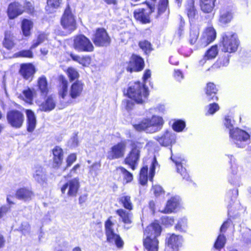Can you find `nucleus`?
Returning a JSON list of instances; mask_svg holds the SVG:
<instances>
[{"label": "nucleus", "instance_id": "09e8293b", "mask_svg": "<svg viewBox=\"0 0 251 251\" xmlns=\"http://www.w3.org/2000/svg\"><path fill=\"white\" fill-rule=\"evenodd\" d=\"M187 227V221L185 219H180L175 226V229L180 232H185Z\"/></svg>", "mask_w": 251, "mask_h": 251}, {"label": "nucleus", "instance_id": "f03ea898", "mask_svg": "<svg viewBox=\"0 0 251 251\" xmlns=\"http://www.w3.org/2000/svg\"><path fill=\"white\" fill-rule=\"evenodd\" d=\"M164 124L161 117L153 115L151 118H143L138 123L133 125L134 129L138 132L152 133L160 129Z\"/></svg>", "mask_w": 251, "mask_h": 251}, {"label": "nucleus", "instance_id": "864d4df0", "mask_svg": "<svg viewBox=\"0 0 251 251\" xmlns=\"http://www.w3.org/2000/svg\"><path fill=\"white\" fill-rule=\"evenodd\" d=\"M70 96L72 98H76L78 94V84L77 80L74 83L71 88Z\"/></svg>", "mask_w": 251, "mask_h": 251}, {"label": "nucleus", "instance_id": "4be33fe9", "mask_svg": "<svg viewBox=\"0 0 251 251\" xmlns=\"http://www.w3.org/2000/svg\"><path fill=\"white\" fill-rule=\"evenodd\" d=\"M229 136L235 141L236 144L239 142H246L250 138V135L248 132L238 128L230 129Z\"/></svg>", "mask_w": 251, "mask_h": 251}, {"label": "nucleus", "instance_id": "3c124183", "mask_svg": "<svg viewBox=\"0 0 251 251\" xmlns=\"http://www.w3.org/2000/svg\"><path fill=\"white\" fill-rule=\"evenodd\" d=\"M161 224L166 226H172L175 223V219L174 217L164 216L160 218Z\"/></svg>", "mask_w": 251, "mask_h": 251}, {"label": "nucleus", "instance_id": "5701e85b", "mask_svg": "<svg viewBox=\"0 0 251 251\" xmlns=\"http://www.w3.org/2000/svg\"><path fill=\"white\" fill-rule=\"evenodd\" d=\"M219 53L218 46L217 45H214L208 48L204 52L203 58L199 61V65L203 66L207 60L214 59Z\"/></svg>", "mask_w": 251, "mask_h": 251}, {"label": "nucleus", "instance_id": "0e129e2a", "mask_svg": "<svg viewBox=\"0 0 251 251\" xmlns=\"http://www.w3.org/2000/svg\"><path fill=\"white\" fill-rule=\"evenodd\" d=\"M25 10L29 14H32L34 12V7L33 4L30 2H26L24 6Z\"/></svg>", "mask_w": 251, "mask_h": 251}, {"label": "nucleus", "instance_id": "f8f14e48", "mask_svg": "<svg viewBox=\"0 0 251 251\" xmlns=\"http://www.w3.org/2000/svg\"><path fill=\"white\" fill-rule=\"evenodd\" d=\"M7 123L15 128H20L23 125L25 117L20 111L13 109L8 111L6 114Z\"/></svg>", "mask_w": 251, "mask_h": 251}, {"label": "nucleus", "instance_id": "b1692460", "mask_svg": "<svg viewBox=\"0 0 251 251\" xmlns=\"http://www.w3.org/2000/svg\"><path fill=\"white\" fill-rule=\"evenodd\" d=\"M233 17V12L231 8L228 7H223L220 10L219 22L226 25L230 23Z\"/></svg>", "mask_w": 251, "mask_h": 251}, {"label": "nucleus", "instance_id": "9b49d317", "mask_svg": "<svg viewBox=\"0 0 251 251\" xmlns=\"http://www.w3.org/2000/svg\"><path fill=\"white\" fill-rule=\"evenodd\" d=\"M60 23L63 28L69 32H71L76 29V21L69 5L64 11Z\"/></svg>", "mask_w": 251, "mask_h": 251}, {"label": "nucleus", "instance_id": "de8ad7c7", "mask_svg": "<svg viewBox=\"0 0 251 251\" xmlns=\"http://www.w3.org/2000/svg\"><path fill=\"white\" fill-rule=\"evenodd\" d=\"M62 0H47L46 9L50 12L58 8L61 3Z\"/></svg>", "mask_w": 251, "mask_h": 251}, {"label": "nucleus", "instance_id": "393cba45", "mask_svg": "<svg viewBox=\"0 0 251 251\" xmlns=\"http://www.w3.org/2000/svg\"><path fill=\"white\" fill-rule=\"evenodd\" d=\"M217 0H200L199 6L201 10L204 14L214 12Z\"/></svg>", "mask_w": 251, "mask_h": 251}, {"label": "nucleus", "instance_id": "37998d69", "mask_svg": "<svg viewBox=\"0 0 251 251\" xmlns=\"http://www.w3.org/2000/svg\"><path fill=\"white\" fill-rule=\"evenodd\" d=\"M138 46L146 54H150L153 50L151 44L147 40L139 41Z\"/></svg>", "mask_w": 251, "mask_h": 251}, {"label": "nucleus", "instance_id": "7c9ffc66", "mask_svg": "<svg viewBox=\"0 0 251 251\" xmlns=\"http://www.w3.org/2000/svg\"><path fill=\"white\" fill-rule=\"evenodd\" d=\"M94 47L90 40L83 35L79 34V50L86 52H92Z\"/></svg>", "mask_w": 251, "mask_h": 251}, {"label": "nucleus", "instance_id": "f704fd0d", "mask_svg": "<svg viewBox=\"0 0 251 251\" xmlns=\"http://www.w3.org/2000/svg\"><path fill=\"white\" fill-rule=\"evenodd\" d=\"M56 105L54 98L52 96H48L45 101L42 102L39 106L41 111L49 112L53 110Z\"/></svg>", "mask_w": 251, "mask_h": 251}, {"label": "nucleus", "instance_id": "052dcab7", "mask_svg": "<svg viewBox=\"0 0 251 251\" xmlns=\"http://www.w3.org/2000/svg\"><path fill=\"white\" fill-rule=\"evenodd\" d=\"M232 224V222L230 218H227L221 225L220 231L221 233H225L229 226Z\"/></svg>", "mask_w": 251, "mask_h": 251}, {"label": "nucleus", "instance_id": "4468645a", "mask_svg": "<svg viewBox=\"0 0 251 251\" xmlns=\"http://www.w3.org/2000/svg\"><path fill=\"white\" fill-rule=\"evenodd\" d=\"M183 237L175 233H169L165 239V245L168 248L167 251H179L182 246Z\"/></svg>", "mask_w": 251, "mask_h": 251}, {"label": "nucleus", "instance_id": "7ed1b4c3", "mask_svg": "<svg viewBox=\"0 0 251 251\" xmlns=\"http://www.w3.org/2000/svg\"><path fill=\"white\" fill-rule=\"evenodd\" d=\"M143 143L137 141H132L130 144V150L125 158L123 163L132 170H135L139 162Z\"/></svg>", "mask_w": 251, "mask_h": 251}, {"label": "nucleus", "instance_id": "338daca9", "mask_svg": "<svg viewBox=\"0 0 251 251\" xmlns=\"http://www.w3.org/2000/svg\"><path fill=\"white\" fill-rule=\"evenodd\" d=\"M10 209V207L6 205H3L0 207V218L3 217Z\"/></svg>", "mask_w": 251, "mask_h": 251}, {"label": "nucleus", "instance_id": "79ce46f5", "mask_svg": "<svg viewBox=\"0 0 251 251\" xmlns=\"http://www.w3.org/2000/svg\"><path fill=\"white\" fill-rule=\"evenodd\" d=\"M33 27V23L28 20L24 19L22 23V29L23 34L25 36L30 35V30Z\"/></svg>", "mask_w": 251, "mask_h": 251}, {"label": "nucleus", "instance_id": "6e6552de", "mask_svg": "<svg viewBox=\"0 0 251 251\" xmlns=\"http://www.w3.org/2000/svg\"><path fill=\"white\" fill-rule=\"evenodd\" d=\"M145 67L144 59L140 55L132 53L127 62L126 70L130 74L142 71Z\"/></svg>", "mask_w": 251, "mask_h": 251}, {"label": "nucleus", "instance_id": "c85d7f7f", "mask_svg": "<svg viewBox=\"0 0 251 251\" xmlns=\"http://www.w3.org/2000/svg\"><path fill=\"white\" fill-rule=\"evenodd\" d=\"M33 196V192L30 189L25 187L18 189L15 194L16 198L25 201L31 200Z\"/></svg>", "mask_w": 251, "mask_h": 251}, {"label": "nucleus", "instance_id": "69168bd1", "mask_svg": "<svg viewBox=\"0 0 251 251\" xmlns=\"http://www.w3.org/2000/svg\"><path fill=\"white\" fill-rule=\"evenodd\" d=\"M151 76V71L150 69H146L144 72L142 76V80L145 83L147 80Z\"/></svg>", "mask_w": 251, "mask_h": 251}, {"label": "nucleus", "instance_id": "13d9d810", "mask_svg": "<svg viewBox=\"0 0 251 251\" xmlns=\"http://www.w3.org/2000/svg\"><path fill=\"white\" fill-rule=\"evenodd\" d=\"M92 58L88 55L82 56L79 60V64L84 67H88L91 63Z\"/></svg>", "mask_w": 251, "mask_h": 251}, {"label": "nucleus", "instance_id": "49530a36", "mask_svg": "<svg viewBox=\"0 0 251 251\" xmlns=\"http://www.w3.org/2000/svg\"><path fill=\"white\" fill-rule=\"evenodd\" d=\"M186 126L185 121L182 120L178 119L176 120L172 125L173 130L177 132H180L183 131Z\"/></svg>", "mask_w": 251, "mask_h": 251}, {"label": "nucleus", "instance_id": "c756f323", "mask_svg": "<svg viewBox=\"0 0 251 251\" xmlns=\"http://www.w3.org/2000/svg\"><path fill=\"white\" fill-rule=\"evenodd\" d=\"M35 72V68L31 64H22L20 70V74L27 80H31Z\"/></svg>", "mask_w": 251, "mask_h": 251}, {"label": "nucleus", "instance_id": "f3484780", "mask_svg": "<svg viewBox=\"0 0 251 251\" xmlns=\"http://www.w3.org/2000/svg\"><path fill=\"white\" fill-rule=\"evenodd\" d=\"M230 55L227 53L221 54L217 60L206 70V72H210V74L216 73L218 70L228 66L229 63Z\"/></svg>", "mask_w": 251, "mask_h": 251}, {"label": "nucleus", "instance_id": "9d476101", "mask_svg": "<svg viewBox=\"0 0 251 251\" xmlns=\"http://www.w3.org/2000/svg\"><path fill=\"white\" fill-rule=\"evenodd\" d=\"M126 147L125 141H121L113 145L107 151V159L113 160L124 158L126 153Z\"/></svg>", "mask_w": 251, "mask_h": 251}, {"label": "nucleus", "instance_id": "a878e982", "mask_svg": "<svg viewBox=\"0 0 251 251\" xmlns=\"http://www.w3.org/2000/svg\"><path fill=\"white\" fill-rule=\"evenodd\" d=\"M159 241L155 238L144 237L143 245L146 251H158Z\"/></svg>", "mask_w": 251, "mask_h": 251}, {"label": "nucleus", "instance_id": "2f4dec72", "mask_svg": "<svg viewBox=\"0 0 251 251\" xmlns=\"http://www.w3.org/2000/svg\"><path fill=\"white\" fill-rule=\"evenodd\" d=\"M185 11L189 19L193 20L198 15V11L195 5V0H187Z\"/></svg>", "mask_w": 251, "mask_h": 251}, {"label": "nucleus", "instance_id": "6ab92c4d", "mask_svg": "<svg viewBox=\"0 0 251 251\" xmlns=\"http://www.w3.org/2000/svg\"><path fill=\"white\" fill-rule=\"evenodd\" d=\"M170 158L175 164L176 172L181 175L182 179L187 181L190 180L189 174L186 168L183 166V164L185 162L184 159L181 157L176 156L173 155H172Z\"/></svg>", "mask_w": 251, "mask_h": 251}, {"label": "nucleus", "instance_id": "e433bc0d", "mask_svg": "<svg viewBox=\"0 0 251 251\" xmlns=\"http://www.w3.org/2000/svg\"><path fill=\"white\" fill-rule=\"evenodd\" d=\"M52 153L53 154V165L54 167H58L61 164L63 160V150L59 147L56 146L52 150Z\"/></svg>", "mask_w": 251, "mask_h": 251}, {"label": "nucleus", "instance_id": "0eeeda50", "mask_svg": "<svg viewBox=\"0 0 251 251\" xmlns=\"http://www.w3.org/2000/svg\"><path fill=\"white\" fill-rule=\"evenodd\" d=\"M149 9V10L145 8H138L135 9L133 12V16L136 21H138L143 24H146L151 22V15L154 12L155 4H151L150 2L146 1L144 2Z\"/></svg>", "mask_w": 251, "mask_h": 251}, {"label": "nucleus", "instance_id": "680f3d73", "mask_svg": "<svg viewBox=\"0 0 251 251\" xmlns=\"http://www.w3.org/2000/svg\"><path fill=\"white\" fill-rule=\"evenodd\" d=\"M23 94L25 97V100L26 102H30L32 100L33 94L30 89L25 90L23 92Z\"/></svg>", "mask_w": 251, "mask_h": 251}, {"label": "nucleus", "instance_id": "ddd939ff", "mask_svg": "<svg viewBox=\"0 0 251 251\" xmlns=\"http://www.w3.org/2000/svg\"><path fill=\"white\" fill-rule=\"evenodd\" d=\"M114 179L122 182L124 184L131 182L133 180V174L123 166L117 167L113 172Z\"/></svg>", "mask_w": 251, "mask_h": 251}, {"label": "nucleus", "instance_id": "4c0bfd02", "mask_svg": "<svg viewBox=\"0 0 251 251\" xmlns=\"http://www.w3.org/2000/svg\"><path fill=\"white\" fill-rule=\"evenodd\" d=\"M116 213L121 218L122 221L124 224L129 225L132 223V214L130 211L120 208L116 210Z\"/></svg>", "mask_w": 251, "mask_h": 251}, {"label": "nucleus", "instance_id": "a18cd8bd", "mask_svg": "<svg viewBox=\"0 0 251 251\" xmlns=\"http://www.w3.org/2000/svg\"><path fill=\"white\" fill-rule=\"evenodd\" d=\"M13 36L10 31L5 32V37L3 42L4 46L7 49H11L14 46Z\"/></svg>", "mask_w": 251, "mask_h": 251}, {"label": "nucleus", "instance_id": "72a5a7b5", "mask_svg": "<svg viewBox=\"0 0 251 251\" xmlns=\"http://www.w3.org/2000/svg\"><path fill=\"white\" fill-rule=\"evenodd\" d=\"M27 117V128L29 132H32L35 129L37 124L36 117L34 113L31 110H25Z\"/></svg>", "mask_w": 251, "mask_h": 251}, {"label": "nucleus", "instance_id": "e2e57ef3", "mask_svg": "<svg viewBox=\"0 0 251 251\" xmlns=\"http://www.w3.org/2000/svg\"><path fill=\"white\" fill-rule=\"evenodd\" d=\"M17 56L32 58L33 57L32 52L30 50H22L17 53Z\"/></svg>", "mask_w": 251, "mask_h": 251}, {"label": "nucleus", "instance_id": "bf43d9fd", "mask_svg": "<svg viewBox=\"0 0 251 251\" xmlns=\"http://www.w3.org/2000/svg\"><path fill=\"white\" fill-rule=\"evenodd\" d=\"M20 228L23 234L25 235L30 232V226L28 222H23L22 223Z\"/></svg>", "mask_w": 251, "mask_h": 251}, {"label": "nucleus", "instance_id": "ea45409f", "mask_svg": "<svg viewBox=\"0 0 251 251\" xmlns=\"http://www.w3.org/2000/svg\"><path fill=\"white\" fill-rule=\"evenodd\" d=\"M38 89L42 95H46L48 92L47 80L45 76L42 75L38 79Z\"/></svg>", "mask_w": 251, "mask_h": 251}, {"label": "nucleus", "instance_id": "1a4fd4ad", "mask_svg": "<svg viewBox=\"0 0 251 251\" xmlns=\"http://www.w3.org/2000/svg\"><path fill=\"white\" fill-rule=\"evenodd\" d=\"M157 165V161L155 158H154L152 160L150 167L149 176H148V167L147 165L144 166L140 169L138 181L141 185H146L148 183V178L151 181H153V179L155 175V168Z\"/></svg>", "mask_w": 251, "mask_h": 251}, {"label": "nucleus", "instance_id": "a211bd4d", "mask_svg": "<svg viewBox=\"0 0 251 251\" xmlns=\"http://www.w3.org/2000/svg\"><path fill=\"white\" fill-rule=\"evenodd\" d=\"M32 176L34 180L42 186L47 184L48 176L46 171L40 165H36L33 169Z\"/></svg>", "mask_w": 251, "mask_h": 251}, {"label": "nucleus", "instance_id": "2eb2a0df", "mask_svg": "<svg viewBox=\"0 0 251 251\" xmlns=\"http://www.w3.org/2000/svg\"><path fill=\"white\" fill-rule=\"evenodd\" d=\"M162 228L158 220H154L143 230L144 237L158 239L162 233Z\"/></svg>", "mask_w": 251, "mask_h": 251}, {"label": "nucleus", "instance_id": "20e7f679", "mask_svg": "<svg viewBox=\"0 0 251 251\" xmlns=\"http://www.w3.org/2000/svg\"><path fill=\"white\" fill-rule=\"evenodd\" d=\"M112 219V216H110L104 222L106 240L108 243H114L117 248L121 249L123 248L124 242L120 235L114 230V224Z\"/></svg>", "mask_w": 251, "mask_h": 251}, {"label": "nucleus", "instance_id": "cd10ccee", "mask_svg": "<svg viewBox=\"0 0 251 251\" xmlns=\"http://www.w3.org/2000/svg\"><path fill=\"white\" fill-rule=\"evenodd\" d=\"M24 11L23 7L18 2L10 3L8 8L7 13L10 19H13L22 14Z\"/></svg>", "mask_w": 251, "mask_h": 251}, {"label": "nucleus", "instance_id": "c9c22d12", "mask_svg": "<svg viewBox=\"0 0 251 251\" xmlns=\"http://www.w3.org/2000/svg\"><path fill=\"white\" fill-rule=\"evenodd\" d=\"M167 13V16L170 13L169 0H159L157 6V17Z\"/></svg>", "mask_w": 251, "mask_h": 251}, {"label": "nucleus", "instance_id": "5fc2aeb1", "mask_svg": "<svg viewBox=\"0 0 251 251\" xmlns=\"http://www.w3.org/2000/svg\"><path fill=\"white\" fill-rule=\"evenodd\" d=\"M67 74L71 81L77 79L78 73L76 70L73 68H69L67 70Z\"/></svg>", "mask_w": 251, "mask_h": 251}, {"label": "nucleus", "instance_id": "bb28decb", "mask_svg": "<svg viewBox=\"0 0 251 251\" xmlns=\"http://www.w3.org/2000/svg\"><path fill=\"white\" fill-rule=\"evenodd\" d=\"M78 181L75 179L65 184L61 188V192L65 193L67 189H68L67 194L70 196H75L78 190Z\"/></svg>", "mask_w": 251, "mask_h": 251}, {"label": "nucleus", "instance_id": "4d7b16f0", "mask_svg": "<svg viewBox=\"0 0 251 251\" xmlns=\"http://www.w3.org/2000/svg\"><path fill=\"white\" fill-rule=\"evenodd\" d=\"M199 34V31L197 30L190 31L189 42L191 45H194L196 43L198 40Z\"/></svg>", "mask_w": 251, "mask_h": 251}, {"label": "nucleus", "instance_id": "c03bdc74", "mask_svg": "<svg viewBox=\"0 0 251 251\" xmlns=\"http://www.w3.org/2000/svg\"><path fill=\"white\" fill-rule=\"evenodd\" d=\"M67 93V81L64 77H62L58 91L59 95L62 98L64 99Z\"/></svg>", "mask_w": 251, "mask_h": 251}, {"label": "nucleus", "instance_id": "6e6d98bb", "mask_svg": "<svg viewBox=\"0 0 251 251\" xmlns=\"http://www.w3.org/2000/svg\"><path fill=\"white\" fill-rule=\"evenodd\" d=\"M151 190L155 197H159L164 194L165 192L161 186L159 185H153L151 187Z\"/></svg>", "mask_w": 251, "mask_h": 251}, {"label": "nucleus", "instance_id": "603ef678", "mask_svg": "<svg viewBox=\"0 0 251 251\" xmlns=\"http://www.w3.org/2000/svg\"><path fill=\"white\" fill-rule=\"evenodd\" d=\"M212 102L208 105L207 113L210 115H213L220 109L219 104L215 101Z\"/></svg>", "mask_w": 251, "mask_h": 251}, {"label": "nucleus", "instance_id": "f257e3e1", "mask_svg": "<svg viewBox=\"0 0 251 251\" xmlns=\"http://www.w3.org/2000/svg\"><path fill=\"white\" fill-rule=\"evenodd\" d=\"M123 94L130 99L123 100L126 109L129 111L133 108L135 103L143 104L148 98L149 91L145 84L136 81L127 87L126 92L124 90Z\"/></svg>", "mask_w": 251, "mask_h": 251}, {"label": "nucleus", "instance_id": "423d86ee", "mask_svg": "<svg viewBox=\"0 0 251 251\" xmlns=\"http://www.w3.org/2000/svg\"><path fill=\"white\" fill-rule=\"evenodd\" d=\"M92 40L96 47H107L111 43V39L106 30L103 27L96 29L92 37Z\"/></svg>", "mask_w": 251, "mask_h": 251}, {"label": "nucleus", "instance_id": "473e14b6", "mask_svg": "<svg viewBox=\"0 0 251 251\" xmlns=\"http://www.w3.org/2000/svg\"><path fill=\"white\" fill-rule=\"evenodd\" d=\"M179 204V201L176 198L171 197L167 201L164 208L161 212L164 214L172 213L178 206Z\"/></svg>", "mask_w": 251, "mask_h": 251}, {"label": "nucleus", "instance_id": "412c9836", "mask_svg": "<svg viewBox=\"0 0 251 251\" xmlns=\"http://www.w3.org/2000/svg\"><path fill=\"white\" fill-rule=\"evenodd\" d=\"M216 35V31L213 27H206L200 39L201 44L205 47L207 46L215 40Z\"/></svg>", "mask_w": 251, "mask_h": 251}, {"label": "nucleus", "instance_id": "dca6fc26", "mask_svg": "<svg viewBox=\"0 0 251 251\" xmlns=\"http://www.w3.org/2000/svg\"><path fill=\"white\" fill-rule=\"evenodd\" d=\"M203 91L205 99L208 102L216 101L219 100V89L218 86L213 82H207L205 84Z\"/></svg>", "mask_w": 251, "mask_h": 251}, {"label": "nucleus", "instance_id": "aec40b11", "mask_svg": "<svg viewBox=\"0 0 251 251\" xmlns=\"http://www.w3.org/2000/svg\"><path fill=\"white\" fill-rule=\"evenodd\" d=\"M155 139L161 146L169 147L176 143V136L175 133L166 130L161 136L157 137Z\"/></svg>", "mask_w": 251, "mask_h": 251}, {"label": "nucleus", "instance_id": "39448f33", "mask_svg": "<svg viewBox=\"0 0 251 251\" xmlns=\"http://www.w3.org/2000/svg\"><path fill=\"white\" fill-rule=\"evenodd\" d=\"M239 45V41L235 33L227 32L223 35L220 43L222 51L228 54L234 52Z\"/></svg>", "mask_w": 251, "mask_h": 251}, {"label": "nucleus", "instance_id": "a19ab883", "mask_svg": "<svg viewBox=\"0 0 251 251\" xmlns=\"http://www.w3.org/2000/svg\"><path fill=\"white\" fill-rule=\"evenodd\" d=\"M226 242V239L225 235L220 234L217 236L213 245V248L217 250L220 251L223 249Z\"/></svg>", "mask_w": 251, "mask_h": 251}, {"label": "nucleus", "instance_id": "8fccbe9b", "mask_svg": "<svg viewBox=\"0 0 251 251\" xmlns=\"http://www.w3.org/2000/svg\"><path fill=\"white\" fill-rule=\"evenodd\" d=\"M47 39V35L45 33L40 34L36 40L33 41L32 45L30 47V49H33L38 47L41 43H43Z\"/></svg>", "mask_w": 251, "mask_h": 251}, {"label": "nucleus", "instance_id": "774afa93", "mask_svg": "<svg viewBox=\"0 0 251 251\" xmlns=\"http://www.w3.org/2000/svg\"><path fill=\"white\" fill-rule=\"evenodd\" d=\"M224 125L227 128H229L230 130L232 129L233 127V125L231 123V120L229 118L228 116H226L224 120Z\"/></svg>", "mask_w": 251, "mask_h": 251}, {"label": "nucleus", "instance_id": "58836bf2", "mask_svg": "<svg viewBox=\"0 0 251 251\" xmlns=\"http://www.w3.org/2000/svg\"><path fill=\"white\" fill-rule=\"evenodd\" d=\"M118 201L127 210L130 211L133 209V204L130 196L123 195L119 199Z\"/></svg>", "mask_w": 251, "mask_h": 251}]
</instances>
